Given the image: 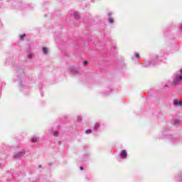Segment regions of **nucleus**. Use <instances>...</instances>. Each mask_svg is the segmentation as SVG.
I'll return each mask as SVG.
<instances>
[{
    "label": "nucleus",
    "mask_w": 182,
    "mask_h": 182,
    "mask_svg": "<svg viewBox=\"0 0 182 182\" xmlns=\"http://www.w3.org/2000/svg\"><path fill=\"white\" fill-rule=\"evenodd\" d=\"M182 80V76L181 75H177L173 80V85H178Z\"/></svg>",
    "instance_id": "f257e3e1"
},
{
    "label": "nucleus",
    "mask_w": 182,
    "mask_h": 182,
    "mask_svg": "<svg viewBox=\"0 0 182 182\" xmlns=\"http://www.w3.org/2000/svg\"><path fill=\"white\" fill-rule=\"evenodd\" d=\"M23 156H25V151H23L16 154L14 155V159H21V157H23Z\"/></svg>",
    "instance_id": "f03ea898"
},
{
    "label": "nucleus",
    "mask_w": 182,
    "mask_h": 182,
    "mask_svg": "<svg viewBox=\"0 0 182 182\" xmlns=\"http://www.w3.org/2000/svg\"><path fill=\"white\" fill-rule=\"evenodd\" d=\"M121 159H126L127 157V152L126 150H122L120 154Z\"/></svg>",
    "instance_id": "7ed1b4c3"
},
{
    "label": "nucleus",
    "mask_w": 182,
    "mask_h": 182,
    "mask_svg": "<svg viewBox=\"0 0 182 182\" xmlns=\"http://www.w3.org/2000/svg\"><path fill=\"white\" fill-rule=\"evenodd\" d=\"M70 71L71 72V73H77V69H76V68H75L74 66L70 68Z\"/></svg>",
    "instance_id": "20e7f679"
},
{
    "label": "nucleus",
    "mask_w": 182,
    "mask_h": 182,
    "mask_svg": "<svg viewBox=\"0 0 182 182\" xmlns=\"http://www.w3.org/2000/svg\"><path fill=\"white\" fill-rule=\"evenodd\" d=\"M110 15H112V14L109 13L108 14V21L109 23H113V18H112V17H110Z\"/></svg>",
    "instance_id": "39448f33"
},
{
    "label": "nucleus",
    "mask_w": 182,
    "mask_h": 182,
    "mask_svg": "<svg viewBox=\"0 0 182 182\" xmlns=\"http://www.w3.org/2000/svg\"><path fill=\"white\" fill-rule=\"evenodd\" d=\"M74 18L75 19H79V18H80V16L79 15V13L77 12H74Z\"/></svg>",
    "instance_id": "423d86ee"
},
{
    "label": "nucleus",
    "mask_w": 182,
    "mask_h": 182,
    "mask_svg": "<svg viewBox=\"0 0 182 182\" xmlns=\"http://www.w3.org/2000/svg\"><path fill=\"white\" fill-rule=\"evenodd\" d=\"M173 122L175 126H177V124H180V119H174Z\"/></svg>",
    "instance_id": "0eeeda50"
},
{
    "label": "nucleus",
    "mask_w": 182,
    "mask_h": 182,
    "mask_svg": "<svg viewBox=\"0 0 182 182\" xmlns=\"http://www.w3.org/2000/svg\"><path fill=\"white\" fill-rule=\"evenodd\" d=\"M31 141H32V143H36V141H38V137H36V136H33V137L31 138Z\"/></svg>",
    "instance_id": "6e6552de"
},
{
    "label": "nucleus",
    "mask_w": 182,
    "mask_h": 182,
    "mask_svg": "<svg viewBox=\"0 0 182 182\" xmlns=\"http://www.w3.org/2000/svg\"><path fill=\"white\" fill-rule=\"evenodd\" d=\"M43 52L44 55H48V48L46 47L43 48Z\"/></svg>",
    "instance_id": "1a4fd4ad"
},
{
    "label": "nucleus",
    "mask_w": 182,
    "mask_h": 182,
    "mask_svg": "<svg viewBox=\"0 0 182 182\" xmlns=\"http://www.w3.org/2000/svg\"><path fill=\"white\" fill-rule=\"evenodd\" d=\"M99 127H100V125L98 123L95 124V126L94 127V130L95 132H97V129H99Z\"/></svg>",
    "instance_id": "9d476101"
},
{
    "label": "nucleus",
    "mask_w": 182,
    "mask_h": 182,
    "mask_svg": "<svg viewBox=\"0 0 182 182\" xmlns=\"http://www.w3.org/2000/svg\"><path fill=\"white\" fill-rule=\"evenodd\" d=\"M53 135H54L55 137H58V136H59V132H56V131H54V132H53Z\"/></svg>",
    "instance_id": "9b49d317"
},
{
    "label": "nucleus",
    "mask_w": 182,
    "mask_h": 182,
    "mask_svg": "<svg viewBox=\"0 0 182 182\" xmlns=\"http://www.w3.org/2000/svg\"><path fill=\"white\" fill-rule=\"evenodd\" d=\"M25 36H26V34H23V35L20 36V39H21V41H23Z\"/></svg>",
    "instance_id": "f8f14e48"
},
{
    "label": "nucleus",
    "mask_w": 182,
    "mask_h": 182,
    "mask_svg": "<svg viewBox=\"0 0 182 182\" xmlns=\"http://www.w3.org/2000/svg\"><path fill=\"white\" fill-rule=\"evenodd\" d=\"M86 134H90V133H92V130L91 129H87L85 131Z\"/></svg>",
    "instance_id": "ddd939ff"
},
{
    "label": "nucleus",
    "mask_w": 182,
    "mask_h": 182,
    "mask_svg": "<svg viewBox=\"0 0 182 182\" xmlns=\"http://www.w3.org/2000/svg\"><path fill=\"white\" fill-rule=\"evenodd\" d=\"M77 122H82V117H77Z\"/></svg>",
    "instance_id": "4468645a"
},
{
    "label": "nucleus",
    "mask_w": 182,
    "mask_h": 182,
    "mask_svg": "<svg viewBox=\"0 0 182 182\" xmlns=\"http://www.w3.org/2000/svg\"><path fill=\"white\" fill-rule=\"evenodd\" d=\"M28 59H32V54L31 53L28 54Z\"/></svg>",
    "instance_id": "2eb2a0df"
},
{
    "label": "nucleus",
    "mask_w": 182,
    "mask_h": 182,
    "mask_svg": "<svg viewBox=\"0 0 182 182\" xmlns=\"http://www.w3.org/2000/svg\"><path fill=\"white\" fill-rule=\"evenodd\" d=\"M135 56H136V58H137V59H139V58H140V55L137 53H135Z\"/></svg>",
    "instance_id": "dca6fc26"
},
{
    "label": "nucleus",
    "mask_w": 182,
    "mask_h": 182,
    "mask_svg": "<svg viewBox=\"0 0 182 182\" xmlns=\"http://www.w3.org/2000/svg\"><path fill=\"white\" fill-rule=\"evenodd\" d=\"M83 65H84V66H86V65H87V61H84Z\"/></svg>",
    "instance_id": "f3484780"
},
{
    "label": "nucleus",
    "mask_w": 182,
    "mask_h": 182,
    "mask_svg": "<svg viewBox=\"0 0 182 182\" xmlns=\"http://www.w3.org/2000/svg\"><path fill=\"white\" fill-rule=\"evenodd\" d=\"M80 168V170H83V166H81Z\"/></svg>",
    "instance_id": "a211bd4d"
},
{
    "label": "nucleus",
    "mask_w": 182,
    "mask_h": 182,
    "mask_svg": "<svg viewBox=\"0 0 182 182\" xmlns=\"http://www.w3.org/2000/svg\"><path fill=\"white\" fill-rule=\"evenodd\" d=\"M164 87H168V85H165Z\"/></svg>",
    "instance_id": "6ab92c4d"
},
{
    "label": "nucleus",
    "mask_w": 182,
    "mask_h": 182,
    "mask_svg": "<svg viewBox=\"0 0 182 182\" xmlns=\"http://www.w3.org/2000/svg\"><path fill=\"white\" fill-rule=\"evenodd\" d=\"M181 31H182V24H181Z\"/></svg>",
    "instance_id": "aec40b11"
},
{
    "label": "nucleus",
    "mask_w": 182,
    "mask_h": 182,
    "mask_svg": "<svg viewBox=\"0 0 182 182\" xmlns=\"http://www.w3.org/2000/svg\"><path fill=\"white\" fill-rule=\"evenodd\" d=\"M181 75H182V69L181 70Z\"/></svg>",
    "instance_id": "412c9836"
},
{
    "label": "nucleus",
    "mask_w": 182,
    "mask_h": 182,
    "mask_svg": "<svg viewBox=\"0 0 182 182\" xmlns=\"http://www.w3.org/2000/svg\"><path fill=\"white\" fill-rule=\"evenodd\" d=\"M59 144H60V141H59Z\"/></svg>",
    "instance_id": "4be33fe9"
}]
</instances>
